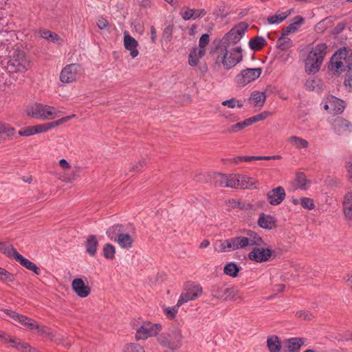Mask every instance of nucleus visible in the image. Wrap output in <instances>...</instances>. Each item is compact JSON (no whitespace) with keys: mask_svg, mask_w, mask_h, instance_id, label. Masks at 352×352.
<instances>
[{"mask_svg":"<svg viewBox=\"0 0 352 352\" xmlns=\"http://www.w3.org/2000/svg\"><path fill=\"white\" fill-rule=\"evenodd\" d=\"M264 241L256 232L248 230L243 234L221 241L219 252H232L237 250L250 249L253 246H261Z\"/></svg>","mask_w":352,"mask_h":352,"instance_id":"1","label":"nucleus"},{"mask_svg":"<svg viewBox=\"0 0 352 352\" xmlns=\"http://www.w3.org/2000/svg\"><path fill=\"white\" fill-rule=\"evenodd\" d=\"M327 46L321 43L312 47L305 60V71L307 74H315L319 71L327 54Z\"/></svg>","mask_w":352,"mask_h":352,"instance_id":"2","label":"nucleus"},{"mask_svg":"<svg viewBox=\"0 0 352 352\" xmlns=\"http://www.w3.org/2000/svg\"><path fill=\"white\" fill-rule=\"evenodd\" d=\"M183 337L178 329H171L160 333L157 336L158 343L163 347L171 351L177 350L182 346Z\"/></svg>","mask_w":352,"mask_h":352,"instance_id":"3","label":"nucleus"},{"mask_svg":"<svg viewBox=\"0 0 352 352\" xmlns=\"http://www.w3.org/2000/svg\"><path fill=\"white\" fill-rule=\"evenodd\" d=\"M221 53L218 55L217 63H221L226 69L234 67L242 60L241 48L236 47L230 50L221 48Z\"/></svg>","mask_w":352,"mask_h":352,"instance_id":"4","label":"nucleus"},{"mask_svg":"<svg viewBox=\"0 0 352 352\" xmlns=\"http://www.w3.org/2000/svg\"><path fill=\"white\" fill-rule=\"evenodd\" d=\"M28 66L29 62L23 51L14 50L11 52L7 65L9 72H24Z\"/></svg>","mask_w":352,"mask_h":352,"instance_id":"5","label":"nucleus"},{"mask_svg":"<svg viewBox=\"0 0 352 352\" xmlns=\"http://www.w3.org/2000/svg\"><path fill=\"white\" fill-rule=\"evenodd\" d=\"M60 113L52 106L36 103L32 107L30 114L35 118L50 120L58 117Z\"/></svg>","mask_w":352,"mask_h":352,"instance_id":"6","label":"nucleus"},{"mask_svg":"<svg viewBox=\"0 0 352 352\" xmlns=\"http://www.w3.org/2000/svg\"><path fill=\"white\" fill-rule=\"evenodd\" d=\"M248 28V24L245 22H241L232 28L223 38V43L227 45L237 43L244 36Z\"/></svg>","mask_w":352,"mask_h":352,"instance_id":"7","label":"nucleus"},{"mask_svg":"<svg viewBox=\"0 0 352 352\" xmlns=\"http://www.w3.org/2000/svg\"><path fill=\"white\" fill-rule=\"evenodd\" d=\"M320 106L322 109L333 114L341 113L345 108L344 102L333 96H329L324 98Z\"/></svg>","mask_w":352,"mask_h":352,"instance_id":"8","label":"nucleus"},{"mask_svg":"<svg viewBox=\"0 0 352 352\" xmlns=\"http://www.w3.org/2000/svg\"><path fill=\"white\" fill-rule=\"evenodd\" d=\"M211 295L221 300H234L237 298L238 291L234 287L215 285L211 288Z\"/></svg>","mask_w":352,"mask_h":352,"instance_id":"9","label":"nucleus"},{"mask_svg":"<svg viewBox=\"0 0 352 352\" xmlns=\"http://www.w3.org/2000/svg\"><path fill=\"white\" fill-rule=\"evenodd\" d=\"M264 244L261 246H253L252 250L248 254V258L256 263H263L268 261L272 255V250L269 248L263 247Z\"/></svg>","mask_w":352,"mask_h":352,"instance_id":"10","label":"nucleus"},{"mask_svg":"<svg viewBox=\"0 0 352 352\" xmlns=\"http://www.w3.org/2000/svg\"><path fill=\"white\" fill-rule=\"evenodd\" d=\"M203 292L200 285L195 283H187L185 290L179 296V304H184L190 300H194L201 295Z\"/></svg>","mask_w":352,"mask_h":352,"instance_id":"11","label":"nucleus"},{"mask_svg":"<svg viewBox=\"0 0 352 352\" xmlns=\"http://www.w3.org/2000/svg\"><path fill=\"white\" fill-rule=\"evenodd\" d=\"M162 329L159 324H153L149 322H144L136 331L137 340H145L148 337L156 336Z\"/></svg>","mask_w":352,"mask_h":352,"instance_id":"12","label":"nucleus"},{"mask_svg":"<svg viewBox=\"0 0 352 352\" xmlns=\"http://www.w3.org/2000/svg\"><path fill=\"white\" fill-rule=\"evenodd\" d=\"M261 68H247L236 76V82L240 86H245L256 80L261 74Z\"/></svg>","mask_w":352,"mask_h":352,"instance_id":"13","label":"nucleus"},{"mask_svg":"<svg viewBox=\"0 0 352 352\" xmlns=\"http://www.w3.org/2000/svg\"><path fill=\"white\" fill-rule=\"evenodd\" d=\"M329 122L331 124L333 131L338 135H347L352 132L351 123L342 117L338 116L329 120Z\"/></svg>","mask_w":352,"mask_h":352,"instance_id":"14","label":"nucleus"},{"mask_svg":"<svg viewBox=\"0 0 352 352\" xmlns=\"http://www.w3.org/2000/svg\"><path fill=\"white\" fill-rule=\"evenodd\" d=\"M346 50H340L336 52L332 56L330 61V67L331 70L340 73L346 71V68L350 69L349 65H346Z\"/></svg>","mask_w":352,"mask_h":352,"instance_id":"15","label":"nucleus"},{"mask_svg":"<svg viewBox=\"0 0 352 352\" xmlns=\"http://www.w3.org/2000/svg\"><path fill=\"white\" fill-rule=\"evenodd\" d=\"M80 67L77 64L66 65L61 71L60 80L63 83H69L75 81L80 72Z\"/></svg>","mask_w":352,"mask_h":352,"instance_id":"16","label":"nucleus"},{"mask_svg":"<svg viewBox=\"0 0 352 352\" xmlns=\"http://www.w3.org/2000/svg\"><path fill=\"white\" fill-rule=\"evenodd\" d=\"M0 339L12 344L20 352H36L28 343L21 342L19 338H12L9 335L0 331Z\"/></svg>","mask_w":352,"mask_h":352,"instance_id":"17","label":"nucleus"},{"mask_svg":"<svg viewBox=\"0 0 352 352\" xmlns=\"http://www.w3.org/2000/svg\"><path fill=\"white\" fill-rule=\"evenodd\" d=\"M75 117H76V115L73 114L71 116L63 117L60 119L53 121L52 122H47V123L35 125V126H34V130L35 134L47 131L53 128H55V127L70 120L71 119H72L73 118H75Z\"/></svg>","mask_w":352,"mask_h":352,"instance_id":"18","label":"nucleus"},{"mask_svg":"<svg viewBox=\"0 0 352 352\" xmlns=\"http://www.w3.org/2000/svg\"><path fill=\"white\" fill-rule=\"evenodd\" d=\"M285 197L286 193L285 189L282 186H278L270 190L267 194L268 202L273 206H277L281 204Z\"/></svg>","mask_w":352,"mask_h":352,"instance_id":"19","label":"nucleus"},{"mask_svg":"<svg viewBox=\"0 0 352 352\" xmlns=\"http://www.w3.org/2000/svg\"><path fill=\"white\" fill-rule=\"evenodd\" d=\"M72 287L74 292L80 298L88 296L91 292L90 287L81 278L74 279Z\"/></svg>","mask_w":352,"mask_h":352,"instance_id":"20","label":"nucleus"},{"mask_svg":"<svg viewBox=\"0 0 352 352\" xmlns=\"http://www.w3.org/2000/svg\"><path fill=\"white\" fill-rule=\"evenodd\" d=\"M6 313L7 315L10 316L11 317L14 318L16 320L19 321L21 324L28 327L30 329H34L38 328V326L36 323L35 321H34L33 320H32L25 316L18 314L16 312L12 311L10 309H6Z\"/></svg>","mask_w":352,"mask_h":352,"instance_id":"21","label":"nucleus"},{"mask_svg":"<svg viewBox=\"0 0 352 352\" xmlns=\"http://www.w3.org/2000/svg\"><path fill=\"white\" fill-rule=\"evenodd\" d=\"M124 46L126 50L130 51V54L133 58L138 55L139 52L137 49L138 43L127 32H124Z\"/></svg>","mask_w":352,"mask_h":352,"instance_id":"22","label":"nucleus"},{"mask_svg":"<svg viewBox=\"0 0 352 352\" xmlns=\"http://www.w3.org/2000/svg\"><path fill=\"white\" fill-rule=\"evenodd\" d=\"M14 259L18 261L23 267L30 271H32L36 274L39 275L41 274L40 268L38 267L35 263L28 260V258H25L19 252L16 254Z\"/></svg>","mask_w":352,"mask_h":352,"instance_id":"23","label":"nucleus"},{"mask_svg":"<svg viewBox=\"0 0 352 352\" xmlns=\"http://www.w3.org/2000/svg\"><path fill=\"white\" fill-rule=\"evenodd\" d=\"M342 210L344 217L347 220H352V192L346 193L342 201Z\"/></svg>","mask_w":352,"mask_h":352,"instance_id":"24","label":"nucleus"},{"mask_svg":"<svg viewBox=\"0 0 352 352\" xmlns=\"http://www.w3.org/2000/svg\"><path fill=\"white\" fill-rule=\"evenodd\" d=\"M305 86L306 89L316 92H320L324 89L322 81L317 77L307 79L305 82Z\"/></svg>","mask_w":352,"mask_h":352,"instance_id":"25","label":"nucleus"},{"mask_svg":"<svg viewBox=\"0 0 352 352\" xmlns=\"http://www.w3.org/2000/svg\"><path fill=\"white\" fill-rule=\"evenodd\" d=\"M98 241L94 235H90L87 237L85 242L86 252L89 256H94L97 251Z\"/></svg>","mask_w":352,"mask_h":352,"instance_id":"26","label":"nucleus"},{"mask_svg":"<svg viewBox=\"0 0 352 352\" xmlns=\"http://www.w3.org/2000/svg\"><path fill=\"white\" fill-rule=\"evenodd\" d=\"M116 241L122 248L129 249L132 247L133 239L129 234L125 233L124 231H123L118 236Z\"/></svg>","mask_w":352,"mask_h":352,"instance_id":"27","label":"nucleus"},{"mask_svg":"<svg viewBox=\"0 0 352 352\" xmlns=\"http://www.w3.org/2000/svg\"><path fill=\"white\" fill-rule=\"evenodd\" d=\"M0 252L5 254L10 258H14L18 253L16 250L10 244L6 241H3L0 239Z\"/></svg>","mask_w":352,"mask_h":352,"instance_id":"28","label":"nucleus"},{"mask_svg":"<svg viewBox=\"0 0 352 352\" xmlns=\"http://www.w3.org/2000/svg\"><path fill=\"white\" fill-rule=\"evenodd\" d=\"M258 223L260 227L265 229H272L275 226L274 218L270 215L262 214L259 217Z\"/></svg>","mask_w":352,"mask_h":352,"instance_id":"29","label":"nucleus"},{"mask_svg":"<svg viewBox=\"0 0 352 352\" xmlns=\"http://www.w3.org/2000/svg\"><path fill=\"white\" fill-rule=\"evenodd\" d=\"M125 231L124 226L121 224H116L107 229L106 234L107 236L111 239L116 241L118 238V236L123 232Z\"/></svg>","mask_w":352,"mask_h":352,"instance_id":"30","label":"nucleus"},{"mask_svg":"<svg viewBox=\"0 0 352 352\" xmlns=\"http://www.w3.org/2000/svg\"><path fill=\"white\" fill-rule=\"evenodd\" d=\"M267 345L270 352H279L281 349V343L276 336L268 337Z\"/></svg>","mask_w":352,"mask_h":352,"instance_id":"31","label":"nucleus"},{"mask_svg":"<svg viewBox=\"0 0 352 352\" xmlns=\"http://www.w3.org/2000/svg\"><path fill=\"white\" fill-rule=\"evenodd\" d=\"M204 55L199 54V49L197 47H194L190 50L188 54V63L192 67H195L198 65L199 59Z\"/></svg>","mask_w":352,"mask_h":352,"instance_id":"32","label":"nucleus"},{"mask_svg":"<svg viewBox=\"0 0 352 352\" xmlns=\"http://www.w3.org/2000/svg\"><path fill=\"white\" fill-rule=\"evenodd\" d=\"M287 347L290 352H295L300 349L303 344V340L298 338H292L286 341Z\"/></svg>","mask_w":352,"mask_h":352,"instance_id":"33","label":"nucleus"},{"mask_svg":"<svg viewBox=\"0 0 352 352\" xmlns=\"http://www.w3.org/2000/svg\"><path fill=\"white\" fill-rule=\"evenodd\" d=\"M250 100L253 101L254 105L263 107L265 102L266 96L264 92L254 91L251 94Z\"/></svg>","mask_w":352,"mask_h":352,"instance_id":"34","label":"nucleus"},{"mask_svg":"<svg viewBox=\"0 0 352 352\" xmlns=\"http://www.w3.org/2000/svg\"><path fill=\"white\" fill-rule=\"evenodd\" d=\"M287 36V35H285L284 33H282V35L278 38L276 42L277 47L280 50H287L292 46V40Z\"/></svg>","mask_w":352,"mask_h":352,"instance_id":"35","label":"nucleus"},{"mask_svg":"<svg viewBox=\"0 0 352 352\" xmlns=\"http://www.w3.org/2000/svg\"><path fill=\"white\" fill-rule=\"evenodd\" d=\"M288 140L297 149L307 148L309 146L308 141L298 136H291Z\"/></svg>","mask_w":352,"mask_h":352,"instance_id":"36","label":"nucleus"},{"mask_svg":"<svg viewBox=\"0 0 352 352\" xmlns=\"http://www.w3.org/2000/svg\"><path fill=\"white\" fill-rule=\"evenodd\" d=\"M40 36L43 38L50 41L54 43H59L60 41V38L57 34L45 29L40 30Z\"/></svg>","mask_w":352,"mask_h":352,"instance_id":"37","label":"nucleus"},{"mask_svg":"<svg viewBox=\"0 0 352 352\" xmlns=\"http://www.w3.org/2000/svg\"><path fill=\"white\" fill-rule=\"evenodd\" d=\"M267 43L266 40L263 36H256L249 41V46L253 50H259Z\"/></svg>","mask_w":352,"mask_h":352,"instance_id":"38","label":"nucleus"},{"mask_svg":"<svg viewBox=\"0 0 352 352\" xmlns=\"http://www.w3.org/2000/svg\"><path fill=\"white\" fill-rule=\"evenodd\" d=\"M15 134V130L9 124L0 122V136H4L8 139L12 138Z\"/></svg>","mask_w":352,"mask_h":352,"instance_id":"39","label":"nucleus"},{"mask_svg":"<svg viewBox=\"0 0 352 352\" xmlns=\"http://www.w3.org/2000/svg\"><path fill=\"white\" fill-rule=\"evenodd\" d=\"M297 188L306 190L309 186V182L307 179L306 175L303 173H298L296 177Z\"/></svg>","mask_w":352,"mask_h":352,"instance_id":"40","label":"nucleus"},{"mask_svg":"<svg viewBox=\"0 0 352 352\" xmlns=\"http://www.w3.org/2000/svg\"><path fill=\"white\" fill-rule=\"evenodd\" d=\"M288 14L286 12H276L274 15L267 17V22L270 24H278L283 21Z\"/></svg>","mask_w":352,"mask_h":352,"instance_id":"41","label":"nucleus"},{"mask_svg":"<svg viewBox=\"0 0 352 352\" xmlns=\"http://www.w3.org/2000/svg\"><path fill=\"white\" fill-rule=\"evenodd\" d=\"M239 268L237 265L234 263H229L225 267L223 272L224 273L230 276L236 277L238 275Z\"/></svg>","mask_w":352,"mask_h":352,"instance_id":"42","label":"nucleus"},{"mask_svg":"<svg viewBox=\"0 0 352 352\" xmlns=\"http://www.w3.org/2000/svg\"><path fill=\"white\" fill-rule=\"evenodd\" d=\"M209 41L210 36L208 34H204L201 35L199 41V49L200 55L206 54V47L208 45Z\"/></svg>","mask_w":352,"mask_h":352,"instance_id":"43","label":"nucleus"},{"mask_svg":"<svg viewBox=\"0 0 352 352\" xmlns=\"http://www.w3.org/2000/svg\"><path fill=\"white\" fill-rule=\"evenodd\" d=\"M239 179L240 183L239 188H252L254 184L252 178L245 175H239Z\"/></svg>","mask_w":352,"mask_h":352,"instance_id":"44","label":"nucleus"},{"mask_svg":"<svg viewBox=\"0 0 352 352\" xmlns=\"http://www.w3.org/2000/svg\"><path fill=\"white\" fill-rule=\"evenodd\" d=\"M116 249L114 246L110 243L104 245L102 249V255L107 259H112L114 257Z\"/></svg>","mask_w":352,"mask_h":352,"instance_id":"45","label":"nucleus"},{"mask_svg":"<svg viewBox=\"0 0 352 352\" xmlns=\"http://www.w3.org/2000/svg\"><path fill=\"white\" fill-rule=\"evenodd\" d=\"M122 352H145V350L137 343H128L124 345Z\"/></svg>","mask_w":352,"mask_h":352,"instance_id":"46","label":"nucleus"},{"mask_svg":"<svg viewBox=\"0 0 352 352\" xmlns=\"http://www.w3.org/2000/svg\"><path fill=\"white\" fill-rule=\"evenodd\" d=\"M222 105L228 107V108L233 109L236 107L241 108L243 107L242 101L236 99L235 98L224 100L221 102Z\"/></svg>","mask_w":352,"mask_h":352,"instance_id":"47","label":"nucleus"},{"mask_svg":"<svg viewBox=\"0 0 352 352\" xmlns=\"http://www.w3.org/2000/svg\"><path fill=\"white\" fill-rule=\"evenodd\" d=\"M179 15L184 21L193 20V9L183 7L179 11Z\"/></svg>","mask_w":352,"mask_h":352,"instance_id":"48","label":"nucleus"},{"mask_svg":"<svg viewBox=\"0 0 352 352\" xmlns=\"http://www.w3.org/2000/svg\"><path fill=\"white\" fill-rule=\"evenodd\" d=\"M182 304H179V300L177 301V304L175 305V306H173V307H166L164 310L166 316L170 318V319H173V318H175V316H176V314H177L178 312V309L179 307L182 305Z\"/></svg>","mask_w":352,"mask_h":352,"instance_id":"49","label":"nucleus"},{"mask_svg":"<svg viewBox=\"0 0 352 352\" xmlns=\"http://www.w3.org/2000/svg\"><path fill=\"white\" fill-rule=\"evenodd\" d=\"M227 187L239 188L240 183L238 175H230L227 176Z\"/></svg>","mask_w":352,"mask_h":352,"instance_id":"50","label":"nucleus"},{"mask_svg":"<svg viewBox=\"0 0 352 352\" xmlns=\"http://www.w3.org/2000/svg\"><path fill=\"white\" fill-rule=\"evenodd\" d=\"M227 176L225 174L218 173L214 176V184L221 187H227Z\"/></svg>","mask_w":352,"mask_h":352,"instance_id":"51","label":"nucleus"},{"mask_svg":"<svg viewBox=\"0 0 352 352\" xmlns=\"http://www.w3.org/2000/svg\"><path fill=\"white\" fill-rule=\"evenodd\" d=\"M0 279L6 282H13L14 280V276L8 271L0 267Z\"/></svg>","mask_w":352,"mask_h":352,"instance_id":"52","label":"nucleus"},{"mask_svg":"<svg viewBox=\"0 0 352 352\" xmlns=\"http://www.w3.org/2000/svg\"><path fill=\"white\" fill-rule=\"evenodd\" d=\"M300 204L304 208L308 210H311L314 207L313 200L307 197L300 199Z\"/></svg>","mask_w":352,"mask_h":352,"instance_id":"53","label":"nucleus"},{"mask_svg":"<svg viewBox=\"0 0 352 352\" xmlns=\"http://www.w3.org/2000/svg\"><path fill=\"white\" fill-rule=\"evenodd\" d=\"M296 315L297 317L303 318L304 320H311L314 318V316L312 314H311L308 311H305V310H301V311H297Z\"/></svg>","mask_w":352,"mask_h":352,"instance_id":"54","label":"nucleus"},{"mask_svg":"<svg viewBox=\"0 0 352 352\" xmlns=\"http://www.w3.org/2000/svg\"><path fill=\"white\" fill-rule=\"evenodd\" d=\"M299 24L300 23L298 22L290 24L283 30V33H284L285 35H288L291 32H296L298 29V26L299 25Z\"/></svg>","mask_w":352,"mask_h":352,"instance_id":"55","label":"nucleus"},{"mask_svg":"<svg viewBox=\"0 0 352 352\" xmlns=\"http://www.w3.org/2000/svg\"><path fill=\"white\" fill-rule=\"evenodd\" d=\"M34 126H29L26 129H21L19 131V135L21 136H30L32 135H34Z\"/></svg>","mask_w":352,"mask_h":352,"instance_id":"56","label":"nucleus"},{"mask_svg":"<svg viewBox=\"0 0 352 352\" xmlns=\"http://www.w3.org/2000/svg\"><path fill=\"white\" fill-rule=\"evenodd\" d=\"M243 129V126L241 122H238L232 126H231L229 129H227L226 132L228 133H236Z\"/></svg>","mask_w":352,"mask_h":352,"instance_id":"57","label":"nucleus"},{"mask_svg":"<svg viewBox=\"0 0 352 352\" xmlns=\"http://www.w3.org/2000/svg\"><path fill=\"white\" fill-rule=\"evenodd\" d=\"M206 14L204 9H193V20L202 18Z\"/></svg>","mask_w":352,"mask_h":352,"instance_id":"58","label":"nucleus"},{"mask_svg":"<svg viewBox=\"0 0 352 352\" xmlns=\"http://www.w3.org/2000/svg\"><path fill=\"white\" fill-rule=\"evenodd\" d=\"M270 113L268 111H263L261 113L254 116L253 120H254L255 122L261 121V120L266 119L270 116Z\"/></svg>","mask_w":352,"mask_h":352,"instance_id":"59","label":"nucleus"},{"mask_svg":"<svg viewBox=\"0 0 352 352\" xmlns=\"http://www.w3.org/2000/svg\"><path fill=\"white\" fill-rule=\"evenodd\" d=\"M256 156H239L234 159L236 163H239L240 162H251L252 160H256Z\"/></svg>","mask_w":352,"mask_h":352,"instance_id":"60","label":"nucleus"},{"mask_svg":"<svg viewBox=\"0 0 352 352\" xmlns=\"http://www.w3.org/2000/svg\"><path fill=\"white\" fill-rule=\"evenodd\" d=\"M97 25L99 29L104 30L108 25V21L104 18L98 19Z\"/></svg>","mask_w":352,"mask_h":352,"instance_id":"61","label":"nucleus"},{"mask_svg":"<svg viewBox=\"0 0 352 352\" xmlns=\"http://www.w3.org/2000/svg\"><path fill=\"white\" fill-rule=\"evenodd\" d=\"M344 85L348 89L352 91V76L348 75L344 80Z\"/></svg>","mask_w":352,"mask_h":352,"instance_id":"62","label":"nucleus"},{"mask_svg":"<svg viewBox=\"0 0 352 352\" xmlns=\"http://www.w3.org/2000/svg\"><path fill=\"white\" fill-rule=\"evenodd\" d=\"M254 122H254V120H253V116H252V117L247 118L245 120H243V122H241V124H242L243 128H245L246 126H250L251 124H252Z\"/></svg>","mask_w":352,"mask_h":352,"instance_id":"63","label":"nucleus"},{"mask_svg":"<svg viewBox=\"0 0 352 352\" xmlns=\"http://www.w3.org/2000/svg\"><path fill=\"white\" fill-rule=\"evenodd\" d=\"M222 116L227 120H230L232 122H234L237 120L236 116H234L228 112H225L222 113Z\"/></svg>","mask_w":352,"mask_h":352,"instance_id":"64","label":"nucleus"}]
</instances>
